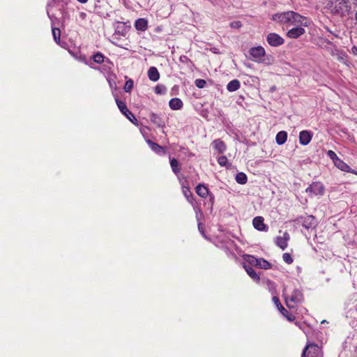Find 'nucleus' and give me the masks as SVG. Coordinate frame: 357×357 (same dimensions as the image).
<instances>
[{
  "mask_svg": "<svg viewBox=\"0 0 357 357\" xmlns=\"http://www.w3.org/2000/svg\"><path fill=\"white\" fill-rule=\"evenodd\" d=\"M312 139V135L310 131L303 130L299 134V142L302 145L308 144Z\"/></svg>",
  "mask_w": 357,
  "mask_h": 357,
  "instance_id": "14",
  "label": "nucleus"
},
{
  "mask_svg": "<svg viewBox=\"0 0 357 357\" xmlns=\"http://www.w3.org/2000/svg\"><path fill=\"white\" fill-rule=\"evenodd\" d=\"M349 172L353 173V174L357 175V171H355L354 169H351V171H350Z\"/></svg>",
  "mask_w": 357,
  "mask_h": 357,
  "instance_id": "45",
  "label": "nucleus"
},
{
  "mask_svg": "<svg viewBox=\"0 0 357 357\" xmlns=\"http://www.w3.org/2000/svg\"><path fill=\"white\" fill-rule=\"evenodd\" d=\"M287 139V133L286 131H280L275 137V141L278 145H282L285 143Z\"/></svg>",
  "mask_w": 357,
  "mask_h": 357,
  "instance_id": "21",
  "label": "nucleus"
},
{
  "mask_svg": "<svg viewBox=\"0 0 357 357\" xmlns=\"http://www.w3.org/2000/svg\"><path fill=\"white\" fill-rule=\"evenodd\" d=\"M231 27L238 28L241 26V23L239 21L233 22L231 23Z\"/></svg>",
  "mask_w": 357,
  "mask_h": 357,
  "instance_id": "41",
  "label": "nucleus"
},
{
  "mask_svg": "<svg viewBox=\"0 0 357 357\" xmlns=\"http://www.w3.org/2000/svg\"><path fill=\"white\" fill-rule=\"evenodd\" d=\"M302 26H295L289 29L287 33V36L291 39H296L303 35L305 31Z\"/></svg>",
  "mask_w": 357,
  "mask_h": 357,
  "instance_id": "11",
  "label": "nucleus"
},
{
  "mask_svg": "<svg viewBox=\"0 0 357 357\" xmlns=\"http://www.w3.org/2000/svg\"><path fill=\"white\" fill-rule=\"evenodd\" d=\"M179 61L182 63L190 62V59L187 56H185V55L181 56L179 58Z\"/></svg>",
  "mask_w": 357,
  "mask_h": 357,
  "instance_id": "39",
  "label": "nucleus"
},
{
  "mask_svg": "<svg viewBox=\"0 0 357 357\" xmlns=\"http://www.w3.org/2000/svg\"><path fill=\"white\" fill-rule=\"evenodd\" d=\"M301 357H323V354L317 344H308L304 348Z\"/></svg>",
  "mask_w": 357,
  "mask_h": 357,
  "instance_id": "2",
  "label": "nucleus"
},
{
  "mask_svg": "<svg viewBox=\"0 0 357 357\" xmlns=\"http://www.w3.org/2000/svg\"><path fill=\"white\" fill-rule=\"evenodd\" d=\"M283 260L288 264H290L293 262V259L290 254L284 253L282 255Z\"/></svg>",
  "mask_w": 357,
  "mask_h": 357,
  "instance_id": "37",
  "label": "nucleus"
},
{
  "mask_svg": "<svg viewBox=\"0 0 357 357\" xmlns=\"http://www.w3.org/2000/svg\"><path fill=\"white\" fill-rule=\"evenodd\" d=\"M354 3L357 5V0H354Z\"/></svg>",
  "mask_w": 357,
  "mask_h": 357,
  "instance_id": "47",
  "label": "nucleus"
},
{
  "mask_svg": "<svg viewBox=\"0 0 357 357\" xmlns=\"http://www.w3.org/2000/svg\"><path fill=\"white\" fill-rule=\"evenodd\" d=\"M150 119L154 124L157 125L159 127H163L165 125V123L162 121V119L156 114L151 113L150 114Z\"/></svg>",
  "mask_w": 357,
  "mask_h": 357,
  "instance_id": "23",
  "label": "nucleus"
},
{
  "mask_svg": "<svg viewBox=\"0 0 357 357\" xmlns=\"http://www.w3.org/2000/svg\"><path fill=\"white\" fill-rule=\"evenodd\" d=\"M241 84L238 79H233L227 85V89L230 91H236L240 88Z\"/></svg>",
  "mask_w": 357,
  "mask_h": 357,
  "instance_id": "22",
  "label": "nucleus"
},
{
  "mask_svg": "<svg viewBox=\"0 0 357 357\" xmlns=\"http://www.w3.org/2000/svg\"><path fill=\"white\" fill-rule=\"evenodd\" d=\"M273 302L275 305L278 310L281 312V314L285 317L289 321H293L295 319V317L289 313L288 310H287L281 304L280 299L278 296L273 297Z\"/></svg>",
  "mask_w": 357,
  "mask_h": 357,
  "instance_id": "10",
  "label": "nucleus"
},
{
  "mask_svg": "<svg viewBox=\"0 0 357 357\" xmlns=\"http://www.w3.org/2000/svg\"><path fill=\"white\" fill-rule=\"evenodd\" d=\"M256 266L263 269H268L271 268V264L268 261L259 258L258 259L257 264Z\"/></svg>",
  "mask_w": 357,
  "mask_h": 357,
  "instance_id": "28",
  "label": "nucleus"
},
{
  "mask_svg": "<svg viewBox=\"0 0 357 357\" xmlns=\"http://www.w3.org/2000/svg\"><path fill=\"white\" fill-rule=\"evenodd\" d=\"M196 192L201 197L205 198L208 195V189L204 184H199L196 187Z\"/></svg>",
  "mask_w": 357,
  "mask_h": 357,
  "instance_id": "20",
  "label": "nucleus"
},
{
  "mask_svg": "<svg viewBox=\"0 0 357 357\" xmlns=\"http://www.w3.org/2000/svg\"><path fill=\"white\" fill-rule=\"evenodd\" d=\"M182 191L184 195V196L186 197L187 200L192 204L193 197H192V193L190 190V188L188 186L183 185L182 187Z\"/></svg>",
  "mask_w": 357,
  "mask_h": 357,
  "instance_id": "26",
  "label": "nucleus"
},
{
  "mask_svg": "<svg viewBox=\"0 0 357 357\" xmlns=\"http://www.w3.org/2000/svg\"><path fill=\"white\" fill-rule=\"evenodd\" d=\"M210 197H211V200L213 201V199H214V197L212 195H210Z\"/></svg>",
  "mask_w": 357,
  "mask_h": 357,
  "instance_id": "46",
  "label": "nucleus"
},
{
  "mask_svg": "<svg viewBox=\"0 0 357 357\" xmlns=\"http://www.w3.org/2000/svg\"><path fill=\"white\" fill-rule=\"evenodd\" d=\"M105 57L100 52H97L93 56V60L95 63L100 64L105 61Z\"/></svg>",
  "mask_w": 357,
  "mask_h": 357,
  "instance_id": "30",
  "label": "nucleus"
},
{
  "mask_svg": "<svg viewBox=\"0 0 357 357\" xmlns=\"http://www.w3.org/2000/svg\"><path fill=\"white\" fill-rule=\"evenodd\" d=\"M245 269L249 276L255 281H259L260 278L259 275L256 273L254 268L249 266H245Z\"/></svg>",
  "mask_w": 357,
  "mask_h": 357,
  "instance_id": "24",
  "label": "nucleus"
},
{
  "mask_svg": "<svg viewBox=\"0 0 357 357\" xmlns=\"http://www.w3.org/2000/svg\"><path fill=\"white\" fill-rule=\"evenodd\" d=\"M154 91L157 94H163L166 91V88L162 85H157L155 87Z\"/></svg>",
  "mask_w": 357,
  "mask_h": 357,
  "instance_id": "34",
  "label": "nucleus"
},
{
  "mask_svg": "<svg viewBox=\"0 0 357 357\" xmlns=\"http://www.w3.org/2000/svg\"><path fill=\"white\" fill-rule=\"evenodd\" d=\"M52 35H53L55 42L56 43H59L60 35H61L60 29L58 28H52Z\"/></svg>",
  "mask_w": 357,
  "mask_h": 357,
  "instance_id": "31",
  "label": "nucleus"
},
{
  "mask_svg": "<svg viewBox=\"0 0 357 357\" xmlns=\"http://www.w3.org/2000/svg\"><path fill=\"white\" fill-rule=\"evenodd\" d=\"M306 192H309L312 195H322L324 193V186L321 182H313L306 189Z\"/></svg>",
  "mask_w": 357,
  "mask_h": 357,
  "instance_id": "7",
  "label": "nucleus"
},
{
  "mask_svg": "<svg viewBox=\"0 0 357 357\" xmlns=\"http://www.w3.org/2000/svg\"><path fill=\"white\" fill-rule=\"evenodd\" d=\"M298 221L302 224V226L307 229H314L317 225V222L313 215L301 216L298 218Z\"/></svg>",
  "mask_w": 357,
  "mask_h": 357,
  "instance_id": "5",
  "label": "nucleus"
},
{
  "mask_svg": "<svg viewBox=\"0 0 357 357\" xmlns=\"http://www.w3.org/2000/svg\"><path fill=\"white\" fill-rule=\"evenodd\" d=\"M356 20L357 21V10H356Z\"/></svg>",
  "mask_w": 357,
  "mask_h": 357,
  "instance_id": "48",
  "label": "nucleus"
},
{
  "mask_svg": "<svg viewBox=\"0 0 357 357\" xmlns=\"http://www.w3.org/2000/svg\"><path fill=\"white\" fill-rule=\"evenodd\" d=\"M327 155L333 160L334 162L337 159H338V157L337 156L336 153L331 150H329L327 151Z\"/></svg>",
  "mask_w": 357,
  "mask_h": 357,
  "instance_id": "38",
  "label": "nucleus"
},
{
  "mask_svg": "<svg viewBox=\"0 0 357 357\" xmlns=\"http://www.w3.org/2000/svg\"><path fill=\"white\" fill-rule=\"evenodd\" d=\"M133 85H134V83L132 79H130L127 80L124 85L125 91L127 93L130 92L133 88Z\"/></svg>",
  "mask_w": 357,
  "mask_h": 357,
  "instance_id": "32",
  "label": "nucleus"
},
{
  "mask_svg": "<svg viewBox=\"0 0 357 357\" xmlns=\"http://www.w3.org/2000/svg\"><path fill=\"white\" fill-rule=\"evenodd\" d=\"M285 303L289 308H293L294 305L292 304L301 303L303 296L301 291L296 289L294 290L290 297L285 296Z\"/></svg>",
  "mask_w": 357,
  "mask_h": 357,
  "instance_id": "4",
  "label": "nucleus"
},
{
  "mask_svg": "<svg viewBox=\"0 0 357 357\" xmlns=\"http://www.w3.org/2000/svg\"><path fill=\"white\" fill-rule=\"evenodd\" d=\"M170 165L174 174H177L180 172L181 168L179 166V163L176 158H170Z\"/></svg>",
  "mask_w": 357,
  "mask_h": 357,
  "instance_id": "25",
  "label": "nucleus"
},
{
  "mask_svg": "<svg viewBox=\"0 0 357 357\" xmlns=\"http://www.w3.org/2000/svg\"><path fill=\"white\" fill-rule=\"evenodd\" d=\"M211 145L218 153H223L227 149L225 143L220 139L213 140Z\"/></svg>",
  "mask_w": 357,
  "mask_h": 357,
  "instance_id": "13",
  "label": "nucleus"
},
{
  "mask_svg": "<svg viewBox=\"0 0 357 357\" xmlns=\"http://www.w3.org/2000/svg\"><path fill=\"white\" fill-rule=\"evenodd\" d=\"M254 227L261 231H267L268 227L264 224V218L261 216L255 217L252 220Z\"/></svg>",
  "mask_w": 357,
  "mask_h": 357,
  "instance_id": "12",
  "label": "nucleus"
},
{
  "mask_svg": "<svg viewBox=\"0 0 357 357\" xmlns=\"http://www.w3.org/2000/svg\"><path fill=\"white\" fill-rule=\"evenodd\" d=\"M272 20L287 27L290 26H308L310 25L309 19L294 11L276 13L273 15Z\"/></svg>",
  "mask_w": 357,
  "mask_h": 357,
  "instance_id": "1",
  "label": "nucleus"
},
{
  "mask_svg": "<svg viewBox=\"0 0 357 357\" xmlns=\"http://www.w3.org/2000/svg\"><path fill=\"white\" fill-rule=\"evenodd\" d=\"M135 26L137 30L144 31L147 29L148 22L144 18H139L135 21Z\"/></svg>",
  "mask_w": 357,
  "mask_h": 357,
  "instance_id": "16",
  "label": "nucleus"
},
{
  "mask_svg": "<svg viewBox=\"0 0 357 357\" xmlns=\"http://www.w3.org/2000/svg\"><path fill=\"white\" fill-rule=\"evenodd\" d=\"M218 162L220 166H226L228 163L227 158L225 155H222L218 158Z\"/></svg>",
  "mask_w": 357,
  "mask_h": 357,
  "instance_id": "35",
  "label": "nucleus"
},
{
  "mask_svg": "<svg viewBox=\"0 0 357 357\" xmlns=\"http://www.w3.org/2000/svg\"><path fill=\"white\" fill-rule=\"evenodd\" d=\"M148 144L150 146L151 149L158 154H164L165 153V148L151 141H147Z\"/></svg>",
  "mask_w": 357,
  "mask_h": 357,
  "instance_id": "15",
  "label": "nucleus"
},
{
  "mask_svg": "<svg viewBox=\"0 0 357 357\" xmlns=\"http://www.w3.org/2000/svg\"><path fill=\"white\" fill-rule=\"evenodd\" d=\"M331 54L341 63L347 66L349 65V62L347 59L348 55L344 51L334 48L331 50Z\"/></svg>",
  "mask_w": 357,
  "mask_h": 357,
  "instance_id": "8",
  "label": "nucleus"
},
{
  "mask_svg": "<svg viewBox=\"0 0 357 357\" xmlns=\"http://www.w3.org/2000/svg\"><path fill=\"white\" fill-rule=\"evenodd\" d=\"M275 244L282 250L287 248L288 243L281 236H277L275 240Z\"/></svg>",
  "mask_w": 357,
  "mask_h": 357,
  "instance_id": "27",
  "label": "nucleus"
},
{
  "mask_svg": "<svg viewBox=\"0 0 357 357\" xmlns=\"http://www.w3.org/2000/svg\"><path fill=\"white\" fill-rule=\"evenodd\" d=\"M148 77L153 82L158 81L160 78V73L158 69L154 66L151 67L148 70Z\"/></svg>",
  "mask_w": 357,
  "mask_h": 357,
  "instance_id": "17",
  "label": "nucleus"
},
{
  "mask_svg": "<svg viewBox=\"0 0 357 357\" xmlns=\"http://www.w3.org/2000/svg\"><path fill=\"white\" fill-rule=\"evenodd\" d=\"M115 100L118 106V108L121 112V113L123 114L127 117V119H129V121H131L133 124L138 125L137 119L134 116V114L129 110L125 102L120 100L117 98H115Z\"/></svg>",
  "mask_w": 357,
  "mask_h": 357,
  "instance_id": "3",
  "label": "nucleus"
},
{
  "mask_svg": "<svg viewBox=\"0 0 357 357\" xmlns=\"http://www.w3.org/2000/svg\"><path fill=\"white\" fill-rule=\"evenodd\" d=\"M249 52L253 61L256 62H261L264 61L262 58L265 56L266 52L263 47L258 46L252 47Z\"/></svg>",
  "mask_w": 357,
  "mask_h": 357,
  "instance_id": "6",
  "label": "nucleus"
},
{
  "mask_svg": "<svg viewBox=\"0 0 357 357\" xmlns=\"http://www.w3.org/2000/svg\"><path fill=\"white\" fill-rule=\"evenodd\" d=\"M266 40L272 47H278L284 43V40L275 33H270L268 34Z\"/></svg>",
  "mask_w": 357,
  "mask_h": 357,
  "instance_id": "9",
  "label": "nucleus"
},
{
  "mask_svg": "<svg viewBox=\"0 0 357 357\" xmlns=\"http://www.w3.org/2000/svg\"><path fill=\"white\" fill-rule=\"evenodd\" d=\"M169 105L172 109L178 110L183 107V102L178 98H174L169 102Z\"/></svg>",
  "mask_w": 357,
  "mask_h": 357,
  "instance_id": "18",
  "label": "nucleus"
},
{
  "mask_svg": "<svg viewBox=\"0 0 357 357\" xmlns=\"http://www.w3.org/2000/svg\"><path fill=\"white\" fill-rule=\"evenodd\" d=\"M236 181L239 184H245L248 181L246 174L243 172L238 173L236 176Z\"/></svg>",
  "mask_w": 357,
  "mask_h": 357,
  "instance_id": "29",
  "label": "nucleus"
},
{
  "mask_svg": "<svg viewBox=\"0 0 357 357\" xmlns=\"http://www.w3.org/2000/svg\"><path fill=\"white\" fill-rule=\"evenodd\" d=\"M281 237L283 238L287 243L288 241L290 239V236L287 232H284L283 236Z\"/></svg>",
  "mask_w": 357,
  "mask_h": 357,
  "instance_id": "42",
  "label": "nucleus"
},
{
  "mask_svg": "<svg viewBox=\"0 0 357 357\" xmlns=\"http://www.w3.org/2000/svg\"><path fill=\"white\" fill-rule=\"evenodd\" d=\"M245 259L250 265L256 266L257 264L258 258L253 256L248 255Z\"/></svg>",
  "mask_w": 357,
  "mask_h": 357,
  "instance_id": "33",
  "label": "nucleus"
},
{
  "mask_svg": "<svg viewBox=\"0 0 357 357\" xmlns=\"http://www.w3.org/2000/svg\"><path fill=\"white\" fill-rule=\"evenodd\" d=\"M351 52L354 55H357V47L353 46L351 47Z\"/></svg>",
  "mask_w": 357,
  "mask_h": 357,
  "instance_id": "43",
  "label": "nucleus"
},
{
  "mask_svg": "<svg viewBox=\"0 0 357 357\" xmlns=\"http://www.w3.org/2000/svg\"><path fill=\"white\" fill-rule=\"evenodd\" d=\"M198 229H199V231L202 233V236L206 238V234L204 231V226H203L202 223L199 222L198 224Z\"/></svg>",
  "mask_w": 357,
  "mask_h": 357,
  "instance_id": "40",
  "label": "nucleus"
},
{
  "mask_svg": "<svg viewBox=\"0 0 357 357\" xmlns=\"http://www.w3.org/2000/svg\"><path fill=\"white\" fill-rule=\"evenodd\" d=\"M77 1L82 3H85L88 1V0H77Z\"/></svg>",
  "mask_w": 357,
  "mask_h": 357,
  "instance_id": "44",
  "label": "nucleus"
},
{
  "mask_svg": "<svg viewBox=\"0 0 357 357\" xmlns=\"http://www.w3.org/2000/svg\"><path fill=\"white\" fill-rule=\"evenodd\" d=\"M333 163L338 169H340L342 171L346 172H349L350 171H351L350 167L339 158Z\"/></svg>",
  "mask_w": 357,
  "mask_h": 357,
  "instance_id": "19",
  "label": "nucleus"
},
{
  "mask_svg": "<svg viewBox=\"0 0 357 357\" xmlns=\"http://www.w3.org/2000/svg\"><path fill=\"white\" fill-rule=\"evenodd\" d=\"M195 83L196 86L199 89L204 88L206 84V82L202 79H196Z\"/></svg>",
  "mask_w": 357,
  "mask_h": 357,
  "instance_id": "36",
  "label": "nucleus"
}]
</instances>
